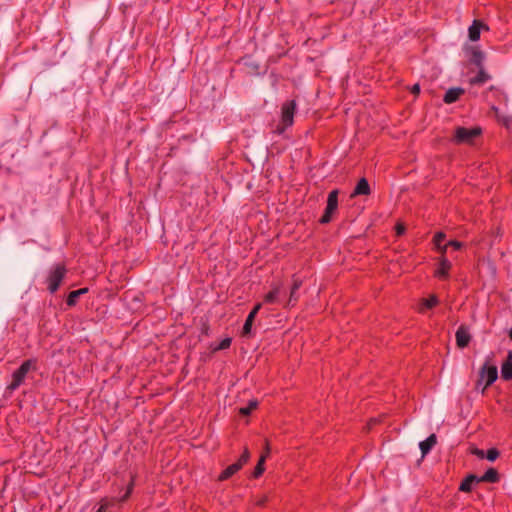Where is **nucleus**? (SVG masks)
Instances as JSON below:
<instances>
[{"label":"nucleus","instance_id":"f257e3e1","mask_svg":"<svg viewBox=\"0 0 512 512\" xmlns=\"http://www.w3.org/2000/svg\"><path fill=\"white\" fill-rule=\"evenodd\" d=\"M297 103L295 100H289L281 106V120L275 129V133L283 134L285 130L291 127L294 123V114L296 112Z\"/></svg>","mask_w":512,"mask_h":512},{"label":"nucleus","instance_id":"f03ea898","mask_svg":"<svg viewBox=\"0 0 512 512\" xmlns=\"http://www.w3.org/2000/svg\"><path fill=\"white\" fill-rule=\"evenodd\" d=\"M482 134L480 127L466 128L459 126L455 129L451 142L455 145L467 144L472 145L476 138Z\"/></svg>","mask_w":512,"mask_h":512},{"label":"nucleus","instance_id":"7ed1b4c3","mask_svg":"<svg viewBox=\"0 0 512 512\" xmlns=\"http://www.w3.org/2000/svg\"><path fill=\"white\" fill-rule=\"evenodd\" d=\"M36 360L35 359H28L25 360L20 367L15 370L12 374V381L8 385V389L10 391L16 390L21 384H23L28 372L31 369H36Z\"/></svg>","mask_w":512,"mask_h":512},{"label":"nucleus","instance_id":"20e7f679","mask_svg":"<svg viewBox=\"0 0 512 512\" xmlns=\"http://www.w3.org/2000/svg\"><path fill=\"white\" fill-rule=\"evenodd\" d=\"M250 452L248 448H245L239 459L229 465L226 469H224L218 476L219 481H225L231 478L234 474H236L242 467L249 461Z\"/></svg>","mask_w":512,"mask_h":512},{"label":"nucleus","instance_id":"39448f33","mask_svg":"<svg viewBox=\"0 0 512 512\" xmlns=\"http://www.w3.org/2000/svg\"><path fill=\"white\" fill-rule=\"evenodd\" d=\"M66 271V267L63 264L55 265L50 271L46 279L50 293H55L58 290L61 282L65 277Z\"/></svg>","mask_w":512,"mask_h":512},{"label":"nucleus","instance_id":"423d86ee","mask_svg":"<svg viewBox=\"0 0 512 512\" xmlns=\"http://www.w3.org/2000/svg\"><path fill=\"white\" fill-rule=\"evenodd\" d=\"M338 194L339 191L337 189L332 190L328 194L327 205L324 214L320 218L321 224H327L332 220V215L336 212L338 208Z\"/></svg>","mask_w":512,"mask_h":512},{"label":"nucleus","instance_id":"0eeeda50","mask_svg":"<svg viewBox=\"0 0 512 512\" xmlns=\"http://www.w3.org/2000/svg\"><path fill=\"white\" fill-rule=\"evenodd\" d=\"M284 294V284L282 281H273L270 285V291L265 294L264 302L267 304L281 303V296Z\"/></svg>","mask_w":512,"mask_h":512},{"label":"nucleus","instance_id":"6e6552de","mask_svg":"<svg viewBox=\"0 0 512 512\" xmlns=\"http://www.w3.org/2000/svg\"><path fill=\"white\" fill-rule=\"evenodd\" d=\"M480 380H485V386L484 389L492 385L498 378V370L495 365H489L488 361L482 366L480 373Z\"/></svg>","mask_w":512,"mask_h":512},{"label":"nucleus","instance_id":"1a4fd4ad","mask_svg":"<svg viewBox=\"0 0 512 512\" xmlns=\"http://www.w3.org/2000/svg\"><path fill=\"white\" fill-rule=\"evenodd\" d=\"M452 267L451 262L446 258V256H441L439 258V264L437 269L435 270V277L439 279H447L449 277V271Z\"/></svg>","mask_w":512,"mask_h":512},{"label":"nucleus","instance_id":"9d476101","mask_svg":"<svg viewBox=\"0 0 512 512\" xmlns=\"http://www.w3.org/2000/svg\"><path fill=\"white\" fill-rule=\"evenodd\" d=\"M456 337V344L459 348H465L468 346L471 335L468 331V329L464 326H460L455 334Z\"/></svg>","mask_w":512,"mask_h":512},{"label":"nucleus","instance_id":"9b49d317","mask_svg":"<svg viewBox=\"0 0 512 512\" xmlns=\"http://www.w3.org/2000/svg\"><path fill=\"white\" fill-rule=\"evenodd\" d=\"M269 453H270V446H269V442L266 441L265 453H263L260 456V458H259V460H258V462H257V464H256V466L254 468L253 474H252L254 478H258V477H260L264 473V471H265V461H266V458L269 455Z\"/></svg>","mask_w":512,"mask_h":512},{"label":"nucleus","instance_id":"f8f14e48","mask_svg":"<svg viewBox=\"0 0 512 512\" xmlns=\"http://www.w3.org/2000/svg\"><path fill=\"white\" fill-rule=\"evenodd\" d=\"M261 307H262V304L261 303H257L253 307V309L250 311V313L248 314V316L246 318V321L244 323V326H243V330H242V335L243 336H246V335L250 334L251 329H252L253 321H254L257 313L261 309Z\"/></svg>","mask_w":512,"mask_h":512},{"label":"nucleus","instance_id":"ddd939ff","mask_svg":"<svg viewBox=\"0 0 512 512\" xmlns=\"http://www.w3.org/2000/svg\"><path fill=\"white\" fill-rule=\"evenodd\" d=\"M481 29L488 30V27L480 20H474L468 29L469 39L473 42L478 41L480 39Z\"/></svg>","mask_w":512,"mask_h":512},{"label":"nucleus","instance_id":"4468645a","mask_svg":"<svg viewBox=\"0 0 512 512\" xmlns=\"http://www.w3.org/2000/svg\"><path fill=\"white\" fill-rule=\"evenodd\" d=\"M439 300L436 295H430L428 298H423L419 304V313H425L426 310L434 308L438 305Z\"/></svg>","mask_w":512,"mask_h":512},{"label":"nucleus","instance_id":"2eb2a0df","mask_svg":"<svg viewBox=\"0 0 512 512\" xmlns=\"http://www.w3.org/2000/svg\"><path fill=\"white\" fill-rule=\"evenodd\" d=\"M464 94V90L462 88H450L444 95L443 101L446 104H451L456 102L460 96Z\"/></svg>","mask_w":512,"mask_h":512},{"label":"nucleus","instance_id":"dca6fc26","mask_svg":"<svg viewBox=\"0 0 512 512\" xmlns=\"http://www.w3.org/2000/svg\"><path fill=\"white\" fill-rule=\"evenodd\" d=\"M371 193L370 185L366 178H361L354 188L352 196L369 195Z\"/></svg>","mask_w":512,"mask_h":512},{"label":"nucleus","instance_id":"f3484780","mask_svg":"<svg viewBox=\"0 0 512 512\" xmlns=\"http://www.w3.org/2000/svg\"><path fill=\"white\" fill-rule=\"evenodd\" d=\"M499 473L495 468H489L478 478V482L497 483L499 481Z\"/></svg>","mask_w":512,"mask_h":512},{"label":"nucleus","instance_id":"a211bd4d","mask_svg":"<svg viewBox=\"0 0 512 512\" xmlns=\"http://www.w3.org/2000/svg\"><path fill=\"white\" fill-rule=\"evenodd\" d=\"M302 285V281L295 277V275L293 276V283H292V286L290 288V296H289V300L287 302L286 305H294L295 302L297 301V291L299 290V288L301 287Z\"/></svg>","mask_w":512,"mask_h":512},{"label":"nucleus","instance_id":"6ab92c4d","mask_svg":"<svg viewBox=\"0 0 512 512\" xmlns=\"http://www.w3.org/2000/svg\"><path fill=\"white\" fill-rule=\"evenodd\" d=\"M437 438L435 434H431L424 441L420 442L419 447L423 455H426L435 446Z\"/></svg>","mask_w":512,"mask_h":512},{"label":"nucleus","instance_id":"aec40b11","mask_svg":"<svg viewBox=\"0 0 512 512\" xmlns=\"http://www.w3.org/2000/svg\"><path fill=\"white\" fill-rule=\"evenodd\" d=\"M88 292V288H81L78 290L71 291L66 299V304L70 307L75 306L78 298Z\"/></svg>","mask_w":512,"mask_h":512},{"label":"nucleus","instance_id":"412c9836","mask_svg":"<svg viewBox=\"0 0 512 512\" xmlns=\"http://www.w3.org/2000/svg\"><path fill=\"white\" fill-rule=\"evenodd\" d=\"M475 482H478V477L470 474L463 479L459 486V490L462 492H470L472 490V485Z\"/></svg>","mask_w":512,"mask_h":512},{"label":"nucleus","instance_id":"4be33fe9","mask_svg":"<svg viewBox=\"0 0 512 512\" xmlns=\"http://www.w3.org/2000/svg\"><path fill=\"white\" fill-rule=\"evenodd\" d=\"M501 377L504 380H511L512 379V362H504L501 366Z\"/></svg>","mask_w":512,"mask_h":512},{"label":"nucleus","instance_id":"5701e85b","mask_svg":"<svg viewBox=\"0 0 512 512\" xmlns=\"http://www.w3.org/2000/svg\"><path fill=\"white\" fill-rule=\"evenodd\" d=\"M490 79V76L481 67L478 74L471 80L472 84H483Z\"/></svg>","mask_w":512,"mask_h":512},{"label":"nucleus","instance_id":"b1692460","mask_svg":"<svg viewBox=\"0 0 512 512\" xmlns=\"http://www.w3.org/2000/svg\"><path fill=\"white\" fill-rule=\"evenodd\" d=\"M116 502L115 498H102L100 501V506L96 512H106V510L113 506Z\"/></svg>","mask_w":512,"mask_h":512},{"label":"nucleus","instance_id":"393cba45","mask_svg":"<svg viewBox=\"0 0 512 512\" xmlns=\"http://www.w3.org/2000/svg\"><path fill=\"white\" fill-rule=\"evenodd\" d=\"M258 406V402L256 400L249 401L248 405L245 407H241L239 409V413L241 415L247 416L249 415L253 410H255Z\"/></svg>","mask_w":512,"mask_h":512},{"label":"nucleus","instance_id":"a878e982","mask_svg":"<svg viewBox=\"0 0 512 512\" xmlns=\"http://www.w3.org/2000/svg\"><path fill=\"white\" fill-rule=\"evenodd\" d=\"M232 339L226 337L220 341V343L214 348L215 351L228 349L231 345Z\"/></svg>","mask_w":512,"mask_h":512},{"label":"nucleus","instance_id":"bb28decb","mask_svg":"<svg viewBox=\"0 0 512 512\" xmlns=\"http://www.w3.org/2000/svg\"><path fill=\"white\" fill-rule=\"evenodd\" d=\"M445 238V233L437 232L433 237V243L435 245V248H440V245H442V242L445 240Z\"/></svg>","mask_w":512,"mask_h":512},{"label":"nucleus","instance_id":"cd10ccee","mask_svg":"<svg viewBox=\"0 0 512 512\" xmlns=\"http://www.w3.org/2000/svg\"><path fill=\"white\" fill-rule=\"evenodd\" d=\"M499 457V451L496 448H490L487 450L486 458L489 461H495Z\"/></svg>","mask_w":512,"mask_h":512},{"label":"nucleus","instance_id":"c85d7f7f","mask_svg":"<svg viewBox=\"0 0 512 512\" xmlns=\"http://www.w3.org/2000/svg\"><path fill=\"white\" fill-rule=\"evenodd\" d=\"M483 58H484V56H483L482 52H480V51H475V52L473 53V60H474V62L476 63V65H477V66H479V67H481V66H482Z\"/></svg>","mask_w":512,"mask_h":512},{"label":"nucleus","instance_id":"c756f323","mask_svg":"<svg viewBox=\"0 0 512 512\" xmlns=\"http://www.w3.org/2000/svg\"><path fill=\"white\" fill-rule=\"evenodd\" d=\"M448 245L453 248V250H460L464 246L462 242L457 240L448 241Z\"/></svg>","mask_w":512,"mask_h":512},{"label":"nucleus","instance_id":"7c9ffc66","mask_svg":"<svg viewBox=\"0 0 512 512\" xmlns=\"http://www.w3.org/2000/svg\"><path fill=\"white\" fill-rule=\"evenodd\" d=\"M133 486H134V483H133V481H131L127 487L126 493L122 496L120 501L124 502L130 497L132 490H133Z\"/></svg>","mask_w":512,"mask_h":512},{"label":"nucleus","instance_id":"2f4dec72","mask_svg":"<svg viewBox=\"0 0 512 512\" xmlns=\"http://www.w3.org/2000/svg\"><path fill=\"white\" fill-rule=\"evenodd\" d=\"M267 502V496L263 495L255 500V505L259 507H263Z\"/></svg>","mask_w":512,"mask_h":512},{"label":"nucleus","instance_id":"473e14b6","mask_svg":"<svg viewBox=\"0 0 512 512\" xmlns=\"http://www.w3.org/2000/svg\"><path fill=\"white\" fill-rule=\"evenodd\" d=\"M395 230H396V234L400 236V235L404 234L405 226L401 223H398L395 226Z\"/></svg>","mask_w":512,"mask_h":512},{"label":"nucleus","instance_id":"72a5a7b5","mask_svg":"<svg viewBox=\"0 0 512 512\" xmlns=\"http://www.w3.org/2000/svg\"><path fill=\"white\" fill-rule=\"evenodd\" d=\"M448 248H449V245H448V242H447L444 245H440V248H436V250L441 253V256H445V254L447 253Z\"/></svg>","mask_w":512,"mask_h":512},{"label":"nucleus","instance_id":"f704fd0d","mask_svg":"<svg viewBox=\"0 0 512 512\" xmlns=\"http://www.w3.org/2000/svg\"><path fill=\"white\" fill-rule=\"evenodd\" d=\"M413 94H419L420 93V86L419 84H415L411 89Z\"/></svg>","mask_w":512,"mask_h":512},{"label":"nucleus","instance_id":"c9c22d12","mask_svg":"<svg viewBox=\"0 0 512 512\" xmlns=\"http://www.w3.org/2000/svg\"><path fill=\"white\" fill-rule=\"evenodd\" d=\"M509 361H511V362H512V352H511V351L508 353V355H507V359H506V361H505V362H509Z\"/></svg>","mask_w":512,"mask_h":512},{"label":"nucleus","instance_id":"e433bc0d","mask_svg":"<svg viewBox=\"0 0 512 512\" xmlns=\"http://www.w3.org/2000/svg\"><path fill=\"white\" fill-rule=\"evenodd\" d=\"M476 454L482 457L483 456V451L482 450H477Z\"/></svg>","mask_w":512,"mask_h":512},{"label":"nucleus","instance_id":"4c0bfd02","mask_svg":"<svg viewBox=\"0 0 512 512\" xmlns=\"http://www.w3.org/2000/svg\"><path fill=\"white\" fill-rule=\"evenodd\" d=\"M509 337L512 340V329L509 331Z\"/></svg>","mask_w":512,"mask_h":512}]
</instances>
